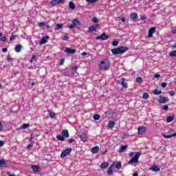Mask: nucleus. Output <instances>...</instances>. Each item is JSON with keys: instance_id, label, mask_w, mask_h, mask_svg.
Masks as SVG:
<instances>
[{"instance_id": "1", "label": "nucleus", "mask_w": 176, "mask_h": 176, "mask_svg": "<svg viewBox=\"0 0 176 176\" xmlns=\"http://www.w3.org/2000/svg\"><path fill=\"white\" fill-rule=\"evenodd\" d=\"M111 68V61L109 59H103L100 61L99 65V69L100 71H108Z\"/></svg>"}, {"instance_id": "2", "label": "nucleus", "mask_w": 176, "mask_h": 176, "mask_svg": "<svg viewBox=\"0 0 176 176\" xmlns=\"http://www.w3.org/2000/svg\"><path fill=\"white\" fill-rule=\"evenodd\" d=\"M128 50L129 48L126 47H120L111 50V52L113 54H114V56H117V54H123V53H126V52Z\"/></svg>"}, {"instance_id": "3", "label": "nucleus", "mask_w": 176, "mask_h": 176, "mask_svg": "<svg viewBox=\"0 0 176 176\" xmlns=\"http://www.w3.org/2000/svg\"><path fill=\"white\" fill-rule=\"evenodd\" d=\"M140 156H141V153L137 152L133 157H132L128 162L129 164H137L138 163V159H140Z\"/></svg>"}, {"instance_id": "4", "label": "nucleus", "mask_w": 176, "mask_h": 176, "mask_svg": "<svg viewBox=\"0 0 176 176\" xmlns=\"http://www.w3.org/2000/svg\"><path fill=\"white\" fill-rule=\"evenodd\" d=\"M80 25V21H79L78 19H75L74 20H73V23L70 26H69V28H70V30H72L74 27L79 28Z\"/></svg>"}, {"instance_id": "5", "label": "nucleus", "mask_w": 176, "mask_h": 176, "mask_svg": "<svg viewBox=\"0 0 176 176\" xmlns=\"http://www.w3.org/2000/svg\"><path fill=\"white\" fill-rule=\"evenodd\" d=\"M96 39L97 41H107V39H109V36L107 33L103 32L100 36L96 37Z\"/></svg>"}, {"instance_id": "6", "label": "nucleus", "mask_w": 176, "mask_h": 176, "mask_svg": "<svg viewBox=\"0 0 176 176\" xmlns=\"http://www.w3.org/2000/svg\"><path fill=\"white\" fill-rule=\"evenodd\" d=\"M71 152H72V148H66L65 151H63L61 153L60 157L64 158V157L68 156V155H69V153H71Z\"/></svg>"}, {"instance_id": "7", "label": "nucleus", "mask_w": 176, "mask_h": 176, "mask_svg": "<svg viewBox=\"0 0 176 176\" xmlns=\"http://www.w3.org/2000/svg\"><path fill=\"white\" fill-rule=\"evenodd\" d=\"M168 101H170L168 98L164 97L162 95L159 96L158 102H160V104H166V102H168Z\"/></svg>"}, {"instance_id": "8", "label": "nucleus", "mask_w": 176, "mask_h": 176, "mask_svg": "<svg viewBox=\"0 0 176 176\" xmlns=\"http://www.w3.org/2000/svg\"><path fill=\"white\" fill-rule=\"evenodd\" d=\"M100 27V24H94L89 28V30L87 31L88 34H90V32H93L94 31H96L97 28Z\"/></svg>"}, {"instance_id": "9", "label": "nucleus", "mask_w": 176, "mask_h": 176, "mask_svg": "<svg viewBox=\"0 0 176 176\" xmlns=\"http://www.w3.org/2000/svg\"><path fill=\"white\" fill-rule=\"evenodd\" d=\"M63 2H65V0H52L50 3L51 6H56V5H60V3H63Z\"/></svg>"}, {"instance_id": "10", "label": "nucleus", "mask_w": 176, "mask_h": 176, "mask_svg": "<svg viewBox=\"0 0 176 176\" xmlns=\"http://www.w3.org/2000/svg\"><path fill=\"white\" fill-rule=\"evenodd\" d=\"M65 53H67V54H75L76 53V50L65 47Z\"/></svg>"}, {"instance_id": "11", "label": "nucleus", "mask_w": 176, "mask_h": 176, "mask_svg": "<svg viewBox=\"0 0 176 176\" xmlns=\"http://www.w3.org/2000/svg\"><path fill=\"white\" fill-rule=\"evenodd\" d=\"M145 131H146V126H142L138 128V134H140L141 135H142V134H145Z\"/></svg>"}, {"instance_id": "12", "label": "nucleus", "mask_w": 176, "mask_h": 176, "mask_svg": "<svg viewBox=\"0 0 176 176\" xmlns=\"http://www.w3.org/2000/svg\"><path fill=\"white\" fill-rule=\"evenodd\" d=\"M79 138L83 142H87V136L84 133H80Z\"/></svg>"}, {"instance_id": "13", "label": "nucleus", "mask_w": 176, "mask_h": 176, "mask_svg": "<svg viewBox=\"0 0 176 176\" xmlns=\"http://www.w3.org/2000/svg\"><path fill=\"white\" fill-rule=\"evenodd\" d=\"M149 170L153 171L154 173H157V171H160V168L156 164H153V166H151V167L149 168Z\"/></svg>"}, {"instance_id": "14", "label": "nucleus", "mask_w": 176, "mask_h": 176, "mask_svg": "<svg viewBox=\"0 0 176 176\" xmlns=\"http://www.w3.org/2000/svg\"><path fill=\"white\" fill-rule=\"evenodd\" d=\"M118 83H120V85H122L124 89H127L128 85H127V82H126V80L124 78H121V80L118 82Z\"/></svg>"}, {"instance_id": "15", "label": "nucleus", "mask_w": 176, "mask_h": 176, "mask_svg": "<svg viewBox=\"0 0 176 176\" xmlns=\"http://www.w3.org/2000/svg\"><path fill=\"white\" fill-rule=\"evenodd\" d=\"M156 31V28H151L148 30V38H152L153 36V34H155Z\"/></svg>"}, {"instance_id": "16", "label": "nucleus", "mask_w": 176, "mask_h": 176, "mask_svg": "<svg viewBox=\"0 0 176 176\" xmlns=\"http://www.w3.org/2000/svg\"><path fill=\"white\" fill-rule=\"evenodd\" d=\"M32 168L34 173H39L41 172V167L36 165H32Z\"/></svg>"}, {"instance_id": "17", "label": "nucleus", "mask_w": 176, "mask_h": 176, "mask_svg": "<svg viewBox=\"0 0 176 176\" xmlns=\"http://www.w3.org/2000/svg\"><path fill=\"white\" fill-rule=\"evenodd\" d=\"M47 39H49V36H45V37L43 36L40 41V45H45V43H47Z\"/></svg>"}, {"instance_id": "18", "label": "nucleus", "mask_w": 176, "mask_h": 176, "mask_svg": "<svg viewBox=\"0 0 176 176\" xmlns=\"http://www.w3.org/2000/svg\"><path fill=\"white\" fill-rule=\"evenodd\" d=\"M62 135L64 136L65 138H69V132H68L67 129L63 130L62 131Z\"/></svg>"}, {"instance_id": "19", "label": "nucleus", "mask_w": 176, "mask_h": 176, "mask_svg": "<svg viewBox=\"0 0 176 176\" xmlns=\"http://www.w3.org/2000/svg\"><path fill=\"white\" fill-rule=\"evenodd\" d=\"M113 165H111L109 168V169H108V170H107V174L109 175H113Z\"/></svg>"}, {"instance_id": "20", "label": "nucleus", "mask_w": 176, "mask_h": 176, "mask_svg": "<svg viewBox=\"0 0 176 176\" xmlns=\"http://www.w3.org/2000/svg\"><path fill=\"white\" fill-rule=\"evenodd\" d=\"M98 151H100V147H98V146H96L91 148L92 153H98Z\"/></svg>"}, {"instance_id": "21", "label": "nucleus", "mask_w": 176, "mask_h": 176, "mask_svg": "<svg viewBox=\"0 0 176 176\" xmlns=\"http://www.w3.org/2000/svg\"><path fill=\"white\" fill-rule=\"evenodd\" d=\"M162 137H164V138H173V137H176V133L172 134V135H165L164 133L162 134Z\"/></svg>"}, {"instance_id": "22", "label": "nucleus", "mask_w": 176, "mask_h": 176, "mask_svg": "<svg viewBox=\"0 0 176 176\" xmlns=\"http://www.w3.org/2000/svg\"><path fill=\"white\" fill-rule=\"evenodd\" d=\"M22 45L21 44L17 45L16 46H15L14 50L15 52H16V53H20V52H21V48H22Z\"/></svg>"}, {"instance_id": "23", "label": "nucleus", "mask_w": 176, "mask_h": 176, "mask_svg": "<svg viewBox=\"0 0 176 176\" xmlns=\"http://www.w3.org/2000/svg\"><path fill=\"white\" fill-rule=\"evenodd\" d=\"M28 127H30V124H23L22 126L18 128L17 130H21L23 129L25 130V129H28Z\"/></svg>"}, {"instance_id": "24", "label": "nucleus", "mask_w": 176, "mask_h": 176, "mask_svg": "<svg viewBox=\"0 0 176 176\" xmlns=\"http://www.w3.org/2000/svg\"><path fill=\"white\" fill-rule=\"evenodd\" d=\"M48 113H50V116L52 119H54V118H56V113L53 112L52 109H49L47 111Z\"/></svg>"}, {"instance_id": "25", "label": "nucleus", "mask_w": 176, "mask_h": 176, "mask_svg": "<svg viewBox=\"0 0 176 176\" xmlns=\"http://www.w3.org/2000/svg\"><path fill=\"white\" fill-rule=\"evenodd\" d=\"M108 127L109 129H113L115 127V121H109V124H108Z\"/></svg>"}, {"instance_id": "26", "label": "nucleus", "mask_w": 176, "mask_h": 176, "mask_svg": "<svg viewBox=\"0 0 176 176\" xmlns=\"http://www.w3.org/2000/svg\"><path fill=\"white\" fill-rule=\"evenodd\" d=\"M131 19H132V20H137V19H138V14L133 12L131 14Z\"/></svg>"}, {"instance_id": "27", "label": "nucleus", "mask_w": 176, "mask_h": 176, "mask_svg": "<svg viewBox=\"0 0 176 176\" xmlns=\"http://www.w3.org/2000/svg\"><path fill=\"white\" fill-rule=\"evenodd\" d=\"M109 166V164L108 162H104L100 164V168H107V167Z\"/></svg>"}, {"instance_id": "28", "label": "nucleus", "mask_w": 176, "mask_h": 176, "mask_svg": "<svg viewBox=\"0 0 176 176\" xmlns=\"http://www.w3.org/2000/svg\"><path fill=\"white\" fill-rule=\"evenodd\" d=\"M2 167H6V160H0V168Z\"/></svg>"}, {"instance_id": "29", "label": "nucleus", "mask_w": 176, "mask_h": 176, "mask_svg": "<svg viewBox=\"0 0 176 176\" xmlns=\"http://www.w3.org/2000/svg\"><path fill=\"white\" fill-rule=\"evenodd\" d=\"M161 93H162V91H160L157 89H155L153 91V94H154V96H159Z\"/></svg>"}, {"instance_id": "30", "label": "nucleus", "mask_w": 176, "mask_h": 176, "mask_svg": "<svg viewBox=\"0 0 176 176\" xmlns=\"http://www.w3.org/2000/svg\"><path fill=\"white\" fill-rule=\"evenodd\" d=\"M175 117L174 116H169L166 118V123H171L173 120H174Z\"/></svg>"}, {"instance_id": "31", "label": "nucleus", "mask_w": 176, "mask_h": 176, "mask_svg": "<svg viewBox=\"0 0 176 176\" xmlns=\"http://www.w3.org/2000/svg\"><path fill=\"white\" fill-rule=\"evenodd\" d=\"M126 149H127V146H125V145L121 146V147L120 148L119 152H120V153H123V152H124V151H125Z\"/></svg>"}, {"instance_id": "32", "label": "nucleus", "mask_w": 176, "mask_h": 176, "mask_svg": "<svg viewBox=\"0 0 176 176\" xmlns=\"http://www.w3.org/2000/svg\"><path fill=\"white\" fill-rule=\"evenodd\" d=\"M69 8L70 9H72V10H74V9H75L76 6H75V3H74V1H70L69 3Z\"/></svg>"}, {"instance_id": "33", "label": "nucleus", "mask_w": 176, "mask_h": 176, "mask_svg": "<svg viewBox=\"0 0 176 176\" xmlns=\"http://www.w3.org/2000/svg\"><path fill=\"white\" fill-rule=\"evenodd\" d=\"M142 98H144V100H148V98H149V94L148 92H144Z\"/></svg>"}, {"instance_id": "34", "label": "nucleus", "mask_w": 176, "mask_h": 176, "mask_svg": "<svg viewBox=\"0 0 176 176\" xmlns=\"http://www.w3.org/2000/svg\"><path fill=\"white\" fill-rule=\"evenodd\" d=\"M63 27V23H58L56 26L55 27V30H61V28Z\"/></svg>"}, {"instance_id": "35", "label": "nucleus", "mask_w": 176, "mask_h": 176, "mask_svg": "<svg viewBox=\"0 0 176 176\" xmlns=\"http://www.w3.org/2000/svg\"><path fill=\"white\" fill-rule=\"evenodd\" d=\"M30 143L28 144V146L27 147L28 149H31V148H32V146H34V144H32V138L30 139Z\"/></svg>"}, {"instance_id": "36", "label": "nucleus", "mask_w": 176, "mask_h": 176, "mask_svg": "<svg viewBox=\"0 0 176 176\" xmlns=\"http://www.w3.org/2000/svg\"><path fill=\"white\" fill-rule=\"evenodd\" d=\"M56 138L59 140V141H65V138L63 135H57Z\"/></svg>"}, {"instance_id": "37", "label": "nucleus", "mask_w": 176, "mask_h": 176, "mask_svg": "<svg viewBox=\"0 0 176 176\" xmlns=\"http://www.w3.org/2000/svg\"><path fill=\"white\" fill-rule=\"evenodd\" d=\"M116 168H117V170H120V168H122V163L117 162L116 164Z\"/></svg>"}, {"instance_id": "38", "label": "nucleus", "mask_w": 176, "mask_h": 176, "mask_svg": "<svg viewBox=\"0 0 176 176\" xmlns=\"http://www.w3.org/2000/svg\"><path fill=\"white\" fill-rule=\"evenodd\" d=\"M169 56L170 57H176V50L175 51L170 52Z\"/></svg>"}, {"instance_id": "39", "label": "nucleus", "mask_w": 176, "mask_h": 176, "mask_svg": "<svg viewBox=\"0 0 176 176\" xmlns=\"http://www.w3.org/2000/svg\"><path fill=\"white\" fill-rule=\"evenodd\" d=\"M13 58H12V56H10V54H8L7 56V60L8 61V63H10V61H13Z\"/></svg>"}, {"instance_id": "40", "label": "nucleus", "mask_w": 176, "mask_h": 176, "mask_svg": "<svg viewBox=\"0 0 176 176\" xmlns=\"http://www.w3.org/2000/svg\"><path fill=\"white\" fill-rule=\"evenodd\" d=\"M100 115H98V114H95L94 116V120H100Z\"/></svg>"}, {"instance_id": "41", "label": "nucleus", "mask_w": 176, "mask_h": 176, "mask_svg": "<svg viewBox=\"0 0 176 176\" xmlns=\"http://www.w3.org/2000/svg\"><path fill=\"white\" fill-rule=\"evenodd\" d=\"M136 82H137V83H142V78H141V77H138V78H136Z\"/></svg>"}, {"instance_id": "42", "label": "nucleus", "mask_w": 176, "mask_h": 176, "mask_svg": "<svg viewBox=\"0 0 176 176\" xmlns=\"http://www.w3.org/2000/svg\"><path fill=\"white\" fill-rule=\"evenodd\" d=\"M88 3H95V2H98V0H85Z\"/></svg>"}, {"instance_id": "43", "label": "nucleus", "mask_w": 176, "mask_h": 176, "mask_svg": "<svg viewBox=\"0 0 176 176\" xmlns=\"http://www.w3.org/2000/svg\"><path fill=\"white\" fill-rule=\"evenodd\" d=\"M16 39V35H12L10 38V42H12V41H14Z\"/></svg>"}, {"instance_id": "44", "label": "nucleus", "mask_w": 176, "mask_h": 176, "mask_svg": "<svg viewBox=\"0 0 176 176\" xmlns=\"http://www.w3.org/2000/svg\"><path fill=\"white\" fill-rule=\"evenodd\" d=\"M64 63H65V58H62L60 61V65H64Z\"/></svg>"}, {"instance_id": "45", "label": "nucleus", "mask_w": 176, "mask_h": 176, "mask_svg": "<svg viewBox=\"0 0 176 176\" xmlns=\"http://www.w3.org/2000/svg\"><path fill=\"white\" fill-rule=\"evenodd\" d=\"M93 23H98V19L94 17L92 18Z\"/></svg>"}, {"instance_id": "46", "label": "nucleus", "mask_w": 176, "mask_h": 176, "mask_svg": "<svg viewBox=\"0 0 176 176\" xmlns=\"http://www.w3.org/2000/svg\"><path fill=\"white\" fill-rule=\"evenodd\" d=\"M119 44V42L118 41H113V43H112V45H113V46H116L117 45H118Z\"/></svg>"}, {"instance_id": "47", "label": "nucleus", "mask_w": 176, "mask_h": 176, "mask_svg": "<svg viewBox=\"0 0 176 176\" xmlns=\"http://www.w3.org/2000/svg\"><path fill=\"white\" fill-rule=\"evenodd\" d=\"M162 87L163 89L167 87V83H166V82H162Z\"/></svg>"}, {"instance_id": "48", "label": "nucleus", "mask_w": 176, "mask_h": 176, "mask_svg": "<svg viewBox=\"0 0 176 176\" xmlns=\"http://www.w3.org/2000/svg\"><path fill=\"white\" fill-rule=\"evenodd\" d=\"M69 36H68V34H65L64 36H63V41H67V39H69Z\"/></svg>"}, {"instance_id": "49", "label": "nucleus", "mask_w": 176, "mask_h": 176, "mask_svg": "<svg viewBox=\"0 0 176 176\" xmlns=\"http://www.w3.org/2000/svg\"><path fill=\"white\" fill-rule=\"evenodd\" d=\"M162 109H164V111H167L168 109V106L164 105L162 107Z\"/></svg>"}, {"instance_id": "50", "label": "nucleus", "mask_w": 176, "mask_h": 176, "mask_svg": "<svg viewBox=\"0 0 176 176\" xmlns=\"http://www.w3.org/2000/svg\"><path fill=\"white\" fill-rule=\"evenodd\" d=\"M68 141H69V144H72L73 142H75V140L74 139H69Z\"/></svg>"}, {"instance_id": "51", "label": "nucleus", "mask_w": 176, "mask_h": 176, "mask_svg": "<svg viewBox=\"0 0 176 176\" xmlns=\"http://www.w3.org/2000/svg\"><path fill=\"white\" fill-rule=\"evenodd\" d=\"M38 27H45V23H43V22L39 23Z\"/></svg>"}, {"instance_id": "52", "label": "nucleus", "mask_w": 176, "mask_h": 176, "mask_svg": "<svg viewBox=\"0 0 176 176\" xmlns=\"http://www.w3.org/2000/svg\"><path fill=\"white\" fill-rule=\"evenodd\" d=\"M5 145V142L3 140H0V146H3Z\"/></svg>"}, {"instance_id": "53", "label": "nucleus", "mask_w": 176, "mask_h": 176, "mask_svg": "<svg viewBox=\"0 0 176 176\" xmlns=\"http://www.w3.org/2000/svg\"><path fill=\"white\" fill-rule=\"evenodd\" d=\"M31 59H32L33 61H35V60H36V55H32Z\"/></svg>"}, {"instance_id": "54", "label": "nucleus", "mask_w": 176, "mask_h": 176, "mask_svg": "<svg viewBox=\"0 0 176 176\" xmlns=\"http://www.w3.org/2000/svg\"><path fill=\"white\" fill-rule=\"evenodd\" d=\"M1 42H6V37L5 36L1 37Z\"/></svg>"}, {"instance_id": "55", "label": "nucleus", "mask_w": 176, "mask_h": 176, "mask_svg": "<svg viewBox=\"0 0 176 176\" xmlns=\"http://www.w3.org/2000/svg\"><path fill=\"white\" fill-rule=\"evenodd\" d=\"M169 94H170V96H175V92H174V91H170L169 92Z\"/></svg>"}, {"instance_id": "56", "label": "nucleus", "mask_w": 176, "mask_h": 176, "mask_svg": "<svg viewBox=\"0 0 176 176\" xmlns=\"http://www.w3.org/2000/svg\"><path fill=\"white\" fill-rule=\"evenodd\" d=\"M2 52L3 53H6V52H8V48H3Z\"/></svg>"}, {"instance_id": "57", "label": "nucleus", "mask_w": 176, "mask_h": 176, "mask_svg": "<svg viewBox=\"0 0 176 176\" xmlns=\"http://www.w3.org/2000/svg\"><path fill=\"white\" fill-rule=\"evenodd\" d=\"M3 126H2V122H0V131H2Z\"/></svg>"}, {"instance_id": "58", "label": "nucleus", "mask_w": 176, "mask_h": 176, "mask_svg": "<svg viewBox=\"0 0 176 176\" xmlns=\"http://www.w3.org/2000/svg\"><path fill=\"white\" fill-rule=\"evenodd\" d=\"M141 20H146V16H141Z\"/></svg>"}, {"instance_id": "59", "label": "nucleus", "mask_w": 176, "mask_h": 176, "mask_svg": "<svg viewBox=\"0 0 176 176\" xmlns=\"http://www.w3.org/2000/svg\"><path fill=\"white\" fill-rule=\"evenodd\" d=\"M87 52H82V54H81V56H87Z\"/></svg>"}, {"instance_id": "60", "label": "nucleus", "mask_w": 176, "mask_h": 176, "mask_svg": "<svg viewBox=\"0 0 176 176\" xmlns=\"http://www.w3.org/2000/svg\"><path fill=\"white\" fill-rule=\"evenodd\" d=\"M154 78H160V74H155L154 75Z\"/></svg>"}, {"instance_id": "61", "label": "nucleus", "mask_w": 176, "mask_h": 176, "mask_svg": "<svg viewBox=\"0 0 176 176\" xmlns=\"http://www.w3.org/2000/svg\"><path fill=\"white\" fill-rule=\"evenodd\" d=\"M133 155H134V152H131L130 153H129V156L131 157H133Z\"/></svg>"}, {"instance_id": "62", "label": "nucleus", "mask_w": 176, "mask_h": 176, "mask_svg": "<svg viewBox=\"0 0 176 176\" xmlns=\"http://www.w3.org/2000/svg\"><path fill=\"white\" fill-rule=\"evenodd\" d=\"M121 21H122L123 23H124V21H126V19L122 18Z\"/></svg>"}, {"instance_id": "63", "label": "nucleus", "mask_w": 176, "mask_h": 176, "mask_svg": "<svg viewBox=\"0 0 176 176\" xmlns=\"http://www.w3.org/2000/svg\"><path fill=\"white\" fill-rule=\"evenodd\" d=\"M173 34H176V29H173Z\"/></svg>"}, {"instance_id": "64", "label": "nucleus", "mask_w": 176, "mask_h": 176, "mask_svg": "<svg viewBox=\"0 0 176 176\" xmlns=\"http://www.w3.org/2000/svg\"><path fill=\"white\" fill-rule=\"evenodd\" d=\"M172 47H174V49H176V44L172 45Z\"/></svg>"}]
</instances>
